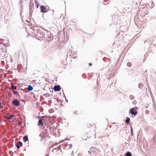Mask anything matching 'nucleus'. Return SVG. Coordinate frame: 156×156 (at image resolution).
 Returning a JSON list of instances; mask_svg holds the SVG:
<instances>
[{
	"label": "nucleus",
	"mask_w": 156,
	"mask_h": 156,
	"mask_svg": "<svg viewBox=\"0 0 156 156\" xmlns=\"http://www.w3.org/2000/svg\"><path fill=\"white\" fill-rule=\"evenodd\" d=\"M137 111L135 108H132L129 109V113L131 114L132 115L134 116L137 115Z\"/></svg>",
	"instance_id": "obj_1"
},
{
	"label": "nucleus",
	"mask_w": 156,
	"mask_h": 156,
	"mask_svg": "<svg viewBox=\"0 0 156 156\" xmlns=\"http://www.w3.org/2000/svg\"><path fill=\"white\" fill-rule=\"evenodd\" d=\"M32 1L33 3H32L31 1H30V3L31 4V5H30V4L29 5V10H30V12H29V17H31L32 16V13L33 12V9H34V3L33 2V1Z\"/></svg>",
	"instance_id": "obj_2"
},
{
	"label": "nucleus",
	"mask_w": 156,
	"mask_h": 156,
	"mask_svg": "<svg viewBox=\"0 0 156 156\" xmlns=\"http://www.w3.org/2000/svg\"><path fill=\"white\" fill-rule=\"evenodd\" d=\"M12 104L16 107H18L20 105V102L17 99H15L12 101Z\"/></svg>",
	"instance_id": "obj_3"
},
{
	"label": "nucleus",
	"mask_w": 156,
	"mask_h": 156,
	"mask_svg": "<svg viewBox=\"0 0 156 156\" xmlns=\"http://www.w3.org/2000/svg\"><path fill=\"white\" fill-rule=\"evenodd\" d=\"M41 12L42 13H45L47 12L46 6L44 5H41L40 6Z\"/></svg>",
	"instance_id": "obj_4"
},
{
	"label": "nucleus",
	"mask_w": 156,
	"mask_h": 156,
	"mask_svg": "<svg viewBox=\"0 0 156 156\" xmlns=\"http://www.w3.org/2000/svg\"><path fill=\"white\" fill-rule=\"evenodd\" d=\"M53 89L54 91L58 92L61 90V87L59 85H55Z\"/></svg>",
	"instance_id": "obj_5"
},
{
	"label": "nucleus",
	"mask_w": 156,
	"mask_h": 156,
	"mask_svg": "<svg viewBox=\"0 0 156 156\" xmlns=\"http://www.w3.org/2000/svg\"><path fill=\"white\" fill-rule=\"evenodd\" d=\"M37 125L39 126H44L42 120L41 119H39L37 123Z\"/></svg>",
	"instance_id": "obj_6"
},
{
	"label": "nucleus",
	"mask_w": 156,
	"mask_h": 156,
	"mask_svg": "<svg viewBox=\"0 0 156 156\" xmlns=\"http://www.w3.org/2000/svg\"><path fill=\"white\" fill-rule=\"evenodd\" d=\"M28 137L27 136H25L23 137V141L25 143L28 140Z\"/></svg>",
	"instance_id": "obj_7"
},
{
	"label": "nucleus",
	"mask_w": 156,
	"mask_h": 156,
	"mask_svg": "<svg viewBox=\"0 0 156 156\" xmlns=\"http://www.w3.org/2000/svg\"><path fill=\"white\" fill-rule=\"evenodd\" d=\"M28 89L29 91H31L33 90V88L31 85H30L28 86Z\"/></svg>",
	"instance_id": "obj_8"
},
{
	"label": "nucleus",
	"mask_w": 156,
	"mask_h": 156,
	"mask_svg": "<svg viewBox=\"0 0 156 156\" xmlns=\"http://www.w3.org/2000/svg\"><path fill=\"white\" fill-rule=\"evenodd\" d=\"M130 121V118L128 117H126V120H125L126 123L128 124L129 123Z\"/></svg>",
	"instance_id": "obj_9"
},
{
	"label": "nucleus",
	"mask_w": 156,
	"mask_h": 156,
	"mask_svg": "<svg viewBox=\"0 0 156 156\" xmlns=\"http://www.w3.org/2000/svg\"><path fill=\"white\" fill-rule=\"evenodd\" d=\"M131 153L129 151H127L125 154V156H131Z\"/></svg>",
	"instance_id": "obj_10"
},
{
	"label": "nucleus",
	"mask_w": 156,
	"mask_h": 156,
	"mask_svg": "<svg viewBox=\"0 0 156 156\" xmlns=\"http://www.w3.org/2000/svg\"><path fill=\"white\" fill-rule=\"evenodd\" d=\"M40 27L41 29H43V30L46 31L47 32V33H48V34H51V32L50 31H48V30H46L45 29H44V27H43L42 26H40L39 27Z\"/></svg>",
	"instance_id": "obj_11"
},
{
	"label": "nucleus",
	"mask_w": 156,
	"mask_h": 156,
	"mask_svg": "<svg viewBox=\"0 0 156 156\" xmlns=\"http://www.w3.org/2000/svg\"><path fill=\"white\" fill-rule=\"evenodd\" d=\"M34 2L35 4L36 8H38L39 5L38 1H34Z\"/></svg>",
	"instance_id": "obj_12"
},
{
	"label": "nucleus",
	"mask_w": 156,
	"mask_h": 156,
	"mask_svg": "<svg viewBox=\"0 0 156 156\" xmlns=\"http://www.w3.org/2000/svg\"><path fill=\"white\" fill-rule=\"evenodd\" d=\"M11 88L13 90H17V87L13 85H11Z\"/></svg>",
	"instance_id": "obj_13"
},
{
	"label": "nucleus",
	"mask_w": 156,
	"mask_h": 156,
	"mask_svg": "<svg viewBox=\"0 0 156 156\" xmlns=\"http://www.w3.org/2000/svg\"><path fill=\"white\" fill-rule=\"evenodd\" d=\"M13 116L15 117L16 115L12 114L10 116L8 117L7 118L8 120H10L11 118Z\"/></svg>",
	"instance_id": "obj_14"
},
{
	"label": "nucleus",
	"mask_w": 156,
	"mask_h": 156,
	"mask_svg": "<svg viewBox=\"0 0 156 156\" xmlns=\"http://www.w3.org/2000/svg\"><path fill=\"white\" fill-rule=\"evenodd\" d=\"M131 133L132 136L133 135V130L131 126H130Z\"/></svg>",
	"instance_id": "obj_15"
},
{
	"label": "nucleus",
	"mask_w": 156,
	"mask_h": 156,
	"mask_svg": "<svg viewBox=\"0 0 156 156\" xmlns=\"http://www.w3.org/2000/svg\"><path fill=\"white\" fill-rule=\"evenodd\" d=\"M129 98L131 100H133V99H134V97L133 95H131L129 96Z\"/></svg>",
	"instance_id": "obj_16"
},
{
	"label": "nucleus",
	"mask_w": 156,
	"mask_h": 156,
	"mask_svg": "<svg viewBox=\"0 0 156 156\" xmlns=\"http://www.w3.org/2000/svg\"><path fill=\"white\" fill-rule=\"evenodd\" d=\"M127 66L129 67H130L132 66V63L131 62H128L127 63Z\"/></svg>",
	"instance_id": "obj_17"
},
{
	"label": "nucleus",
	"mask_w": 156,
	"mask_h": 156,
	"mask_svg": "<svg viewBox=\"0 0 156 156\" xmlns=\"http://www.w3.org/2000/svg\"><path fill=\"white\" fill-rule=\"evenodd\" d=\"M22 123L23 122H22L19 121L18 122V125L20 126H21L22 125Z\"/></svg>",
	"instance_id": "obj_18"
},
{
	"label": "nucleus",
	"mask_w": 156,
	"mask_h": 156,
	"mask_svg": "<svg viewBox=\"0 0 156 156\" xmlns=\"http://www.w3.org/2000/svg\"><path fill=\"white\" fill-rule=\"evenodd\" d=\"M17 143L20 146H22L23 145V144H22V142L20 141H19Z\"/></svg>",
	"instance_id": "obj_19"
},
{
	"label": "nucleus",
	"mask_w": 156,
	"mask_h": 156,
	"mask_svg": "<svg viewBox=\"0 0 156 156\" xmlns=\"http://www.w3.org/2000/svg\"><path fill=\"white\" fill-rule=\"evenodd\" d=\"M49 34L50 35V36H49L48 37V38L51 39V40L53 38V37H52L51 36V34H47L48 35H49Z\"/></svg>",
	"instance_id": "obj_20"
},
{
	"label": "nucleus",
	"mask_w": 156,
	"mask_h": 156,
	"mask_svg": "<svg viewBox=\"0 0 156 156\" xmlns=\"http://www.w3.org/2000/svg\"><path fill=\"white\" fill-rule=\"evenodd\" d=\"M12 92L14 95H16L18 94V92L16 91H13Z\"/></svg>",
	"instance_id": "obj_21"
},
{
	"label": "nucleus",
	"mask_w": 156,
	"mask_h": 156,
	"mask_svg": "<svg viewBox=\"0 0 156 156\" xmlns=\"http://www.w3.org/2000/svg\"><path fill=\"white\" fill-rule=\"evenodd\" d=\"M15 145L17 149H19L20 148V146L17 143Z\"/></svg>",
	"instance_id": "obj_22"
},
{
	"label": "nucleus",
	"mask_w": 156,
	"mask_h": 156,
	"mask_svg": "<svg viewBox=\"0 0 156 156\" xmlns=\"http://www.w3.org/2000/svg\"><path fill=\"white\" fill-rule=\"evenodd\" d=\"M149 111L148 110H146L145 111V114L147 115L149 114Z\"/></svg>",
	"instance_id": "obj_23"
},
{
	"label": "nucleus",
	"mask_w": 156,
	"mask_h": 156,
	"mask_svg": "<svg viewBox=\"0 0 156 156\" xmlns=\"http://www.w3.org/2000/svg\"><path fill=\"white\" fill-rule=\"evenodd\" d=\"M23 6V1H22L21 2V1H20V6Z\"/></svg>",
	"instance_id": "obj_24"
},
{
	"label": "nucleus",
	"mask_w": 156,
	"mask_h": 156,
	"mask_svg": "<svg viewBox=\"0 0 156 156\" xmlns=\"http://www.w3.org/2000/svg\"><path fill=\"white\" fill-rule=\"evenodd\" d=\"M141 84H140V83H139V84H138V87H139L140 89H141Z\"/></svg>",
	"instance_id": "obj_25"
},
{
	"label": "nucleus",
	"mask_w": 156,
	"mask_h": 156,
	"mask_svg": "<svg viewBox=\"0 0 156 156\" xmlns=\"http://www.w3.org/2000/svg\"><path fill=\"white\" fill-rule=\"evenodd\" d=\"M77 111L76 110H75V111L73 112V113L74 114H77Z\"/></svg>",
	"instance_id": "obj_26"
},
{
	"label": "nucleus",
	"mask_w": 156,
	"mask_h": 156,
	"mask_svg": "<svg viewBox=\"0 0 156 156\" xmlns=\"http://www.w3.org/2000/svg\"><path fill=\"white\" fill-rule=\"evenodd\" d=\"M44 97H48V94H44Z\"/></svg>",
	"instance_id": "obj_27"
},
{
	"label": "nucleus",
	"mask_w": 156,
	"mask_h": 156,
	"mask_svg": "<svg viewBox=\"0 0 156 156\" xmlns=\"http://www.w3.org/2000/svg\"><path fill=\"white\" fill-rule=\"evenodd\" d=\"M59 150L58 147H57L56 148H54L53 149V150L52 151H53L54 150Z\"/></svg>",
	"instance_id": "obj_28"
},
{
	"label": "nucleus",
	"mask_w": 156,
	"mask_h": 156,
	"mask_svg": "<svg viewBox=\"0 0 156 156\" xmlns=\"http://www.w3.org/2000/svg\"><path fill=\"white\" fill-rule=\"evenodd\" d=\"M56 100L58 102H61V100L60 99H56Z\"/></svg>",
	"instance_id": "obj_29"
},
{
	"label": "nucleus",
	"mask_w": 156,
	"mask_h": 156,
	"mask_svg": "<svg viewBox=\"0 0 156 156\" xmlns=\"http://www.w3.org/2000/svg\"><path fill=\"white\" fill-rule=\"evenodd\" d=\"M23 6H20V8L21 9V11H22L23 10Z\"/></svg>",
	"instance_id": "obj_30"
},
{
	"label": "nucleus",
	"mask_w": 156,
	"mask_h": 156,
	"mask_svg": "<svg viewBox=\"0 0 156 156\" xmlns=\"http://www.w3.org/2000/svg\"><path fill=\"white\" fill-rule=\"evenodd\" d=\"M40 30L38 29H37V34H38V32H39V33L40 32L39 31Z\"/></svg>",
	"instance_id": "obj_31"
},
{
	"label": "nucleus",
	"mask_w": 156,
	"mask_h": 156,
	"mask_svg": "<svg viewBox=\"0 0 156 156\" xmlns=\"http://www.w3.org/2000/svg\"><path fill=\"white\" fill-rule=\"evenodd\" d=\"M136 101H134L133 102V103L134 104H135L136 103Z\"/></svg>",
	"instance_id": "obj_32"
},
{
	"label": "nucleus",
	"mask_w": 156,
	"mask_h": 156,
	"mask_svg": "<svg viewBox=\"0 0 156 156\" xmlns=\"http://www.w3.org/2000/svg\"><path fill=\"white\" fill-rule=\"evenodd\" d=\"M72 144H70L69 145V148H71V147H72Z\"/></svg>",
	"instance_id": "obj_33"
},
{
	"label": "nucleus",
	"mask_w": 156,
	"mask_h": 156,
	"mask_svg": "<svg viewBox=\"0 0 156 156\" xmlns=\"http://www.w3.org/2000/svg\"><path fill=\"white\" fill-rule=\"evenodd\" d=\"M92 65V64L91 63H89V66H90Z\"/></svg>",
	"instance_id": "obj_34"
},
{
	"label": "nucleus",
	"mask_w": 156,
	"mask_h": 156,
	"mask_svg": "<svg viewBox=\"0 0 156 156\" xmlns=\"http://www.w3.org/2000/svg\"><path fill=\"white\" fill-rule=\"evenodd\" d=\"M54 10H52V13H51V14H52V15H53V14H54Z\"/></svg>",
	"instance_id": "obj_35"
},
{
	"label": "nucleus",
	"mask_w": 156,
	"mask_h": 156,
	"mask_svg": "<svg viewBox=\"0 0 156 156\" xmlns=\"http://www.w3.org/2000/svg\"><path fill=\"white\" fill-rule=\"evenodd\" d=\"M20 90L22 91H24V90L23 89H22V88H20Z\"/></svg>",
	"instance_id": "obj_36"
},
{
	"label": "nucleus",
	"mask_w": 156,
	"mask_h": 156,
	"mask_svg": "<svg viewBox=\"0 0 156 156\" xmlns=\"http://www.w3.org/2000/svg\"><path fill=\"white\" fill-rule=\"evenodd\" d=\"M1 101H0V110L1 109Z\"/></svg>",
	"instance_id": "obj_37"
},
{
	"label": "nucleus",
	"mask_w": 156,
	"mask_h": 156,
	"mask_svg": "<svg viewBox=\"0 0 156 156\" xmlns=\"http://www.w3.org/2000/svg\"><path fill=\"white\" fill-rule=\"evenodd\" d=\"M70 52V51H69V52H67V55H68V54H69Z\"/></svg>",
	"instance_id": "obj_38"
},
{
	"label": "nucleus",
	"mask_w": 156,
	"mask_h": 156,
	"mask_svg": "<svg viewBox=\"0 0 156 156\" xmlns=\"http://www.w3.org/2000/svg\"><path fill=\"white\" fill-rule=\"evenodd\" d=\"M77 58L76 56H75V57H73V58Z\"/></svg>",
	"instance_id": "obj_39"
},
{
	"label": "nucleus",
	"mask_w": 156,
	"mask_h": 156,
	"mask_svg": "<svg viewBox=\"0 0 156 156\" xmlns=\"http://www.w3.org/2000/svg\"><path fill=\"white\" fill-rule=\"evenodd\" d=\"M39 136L40 137H41V134H40Z\"/></svg>",
	"instance_id": "obj_40"
},
{
	"label": "nucleus",
	"mask_w": 156,
	"mask_h": 156,
	"mask_svg": "<svg viewBox=\"0 0 156 156\" xmlns=\"http://www.w3.org/2000/svg\"><path fill=\"white\" fill-rule=\"evenodd\" d=\"M145 108H148V107H147V106H146V107H145Z\"/></svg>",
	"instance_id": "obj_41"
},
{
	"label": "nucleus",
	"mask_w": 156,
	"mask_h": 156,
	"mask_svg": "<svg viewBox=\"0 0 156 156\" xmlns=\"http://www.w3.org/2000/svg\"><path fill=\"white\" fill-rule=\"evenodd\" d=\"M105 2H107V1H107V0H106V1H104Z\"/></svg>",
	"instance_id": "obj_42"
},
{
	"label": "nucleus",
	"mask_w": 156,
	"mask_h": 156,
	"mask_svg": "<svg viewBox=\"0 0 156 156\" xmlns=\"http://www.w3.org/2000/svg\"><path fill=\"white\" fill-rule=\"evenodd\" d=\"M146 41H144V43H145L146 42Z\"/></svg>",
	"instance_id": "obj_43"
},
{
	"label": "nucleus",
	"mask_w": 156,
	"mask_h": 156,
	"mask_svg": "<svg viewBox=\"0 0 156 156\" xmlns=\"http://www.w3.org/2000/svg\"><path fill=\"white\" fill-rule=\"evenodd\" d=\"M18 97H20V95H19V94H18Z\"/></svg>",
	"instance_id": "obj_44"
},
{
	"label": "nucleus",
	"mask_w": 156,
	"mask_h": 156,
	"mask_svg": "<svg viewBox=\"0 0 156 156\" xmlns=\"http://www.w3.org/2000/svg\"><path fill=\"white\" fill-rule=\"evenodd\" d=\"M66 102H67V101H68V100H67L66 99Z\"/></svg>",
	"instance_id": "obj_45"
},
{
	"label": "nucleus",
	"mask_w": 156,
	"mask_h": 156,
	"mask_svg": "<svg viewBox=\"0 0 156 156\" xmlns=\"http://www.w3.org/2000/svg\"><path fill=\"white\" fill-rule=\"evenodd\" d=\"M66 102H67V101H68V100H67L66 99Z\"/></svg>",
	"instance_id": "obj_46"
},
{
	"label": "nucleus",
	"mask_w": 156,
	"mask_h": 156,
	"mask_svg": "<svg viewBox=\"0 0 156 156\" xmlns=\"http://www.w3.org/2000/svg\"><path fill=\"white\" fill-rule=\"evenodd\" d=\"M66 102H67V101H68V100H67L66 99Z\"/></svg>",
	"instance_id": "obj_47"
},
{
	"label": "nucleus",
	"mask_w": 156,
	"mask_h": 156,
	"mask_svg": "<svg viewBox=\"0 0 156 156\" xmlns=\"http://www.w3.org/2000/svg\"><path fill=\"white\" fill-rule=\"evenodd\" d=\"M154 22L156 23V20H155Z\"/></svg>",
	"instance_id": "obj_48"
},
{
	"label": "nucleus",
	"mask_w": 156,
	"mask_h": 156,
	"mask_svg": "<svg viewBox=\"0 0 156 156\" xmlns=\"http://www.w3.org/2000/svg\"><path fill=\"white\" fill-rule=\"evenodd\" d=\"M151 1H152V2H151L152 3H153V2H152V0H151Z\"/></svg>",
	"instance_id": "obj_49"
},
{
	"label": "nucleus",
	"mask_w": 156,
	"mask_h": 156,
	"mask_svg": "<svg viewBox=\"0 0 156 156\" xmlns=\"http://www.w3.org/2000/svg\"><path fill=\"white\" fill-rule=\"evenodd\" d=\"M61 105L63 106V105L62 104H61Z\"/></svg>",
	"instance_id": "obj_50"
},
{
	"label": "nucleus",
	"mask_w": 156,
	"mask_h": 156,
	"mask_svg": "<svg viewBox=\"0 0 156 156\" xmlns=\"http://www.w3.org/2000/svg\"><path fill=\"white\" fill-rule=\"evenodd\" d=\"M144 59L143 60V62H144Z\"/></svg>",
	"instance_id": "obj_51"
},
{
	"label": "nucleus",
	"mask_w": 156,
	"mask_h": 156,
	"mask_svg": "<svg viewBox=\"0 0 156 156\" xmlns=\"http://www.w3.org/2000/svg\"><path fill=\"white\" fill-rule=\"evenodd\" d=\"M20 15H21V12H20Z\"/></svg>",
	"instance_id": "obj_52"
},
{
	"label": "nucleus",
	"mask_w": 156,
	"mask_h": 156,
	"mask_svg": "<svg viewBox=\"0 0 156 156\" xmlns=\"http://www.w3.org/2000/svg\"><path fill=\"white\" fill-rule=\"evenodd\" d=\"M63 94L64 95V93H63Z\"/></svg>",
	"instance_id": "obj_53"
},
{
	"label": "nucleus",
	"mask_w": 156,
	"mask_h": 156,
	"mask_svg": "<svg viewBox=\"0 0 156 156\" xmlns=\"http://www.w3.org/2000/svg\"><path fill=\"white\" fill-rule=\"evenodd\" d=\"M64 2H65V3H66V2H65V1H64Z\"/></svg>",
	"instance_id": "obj_54"
},
{
	"label": "nucleus",
	"mask_w": 156,
	"mask_h": 156,
	"mask_svg": "<svg viewBox=\"0 0 156 156\" xmlns=\"http://www.w3.org/2000/svg\"><path fill=\"white\" fill-rule=\"evenodd\" d=\"M48 155H46V156H48Z\"/></svg>",
	"instance_id": "obj_55"
}]
</instances>
